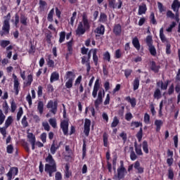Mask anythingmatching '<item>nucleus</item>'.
<instances>
[{
    "instance_id": "f257e3e1",
    "label": "nucleus",
    "mask_w": 180,
    "mask_h": 180,
    "mask_svg": "<svg viewBox=\"0 0 180 180\" xmlns=\"http://www.w3.org/2000/svg\"><path fill=\"white\" fill-rule=\"evenodd\" d=\"M91 25H89V21L88 20V17L86 14L82 15V21L79 22L77 28L76 30V34L77 36H82L85 34L86 30H89Z\"/></svg>"
},
{
    "instance_id": "f03ea898",
    "label": "nucleus",
    "mask_w": 180,
    "mask_h": 180,
    "mask_svg": "<svg viewBox=\"0 0 180 180\" xmlns=\"http://www.w3.org/2000/svg\"><path fill=\"white\" fill-rule=\"evenodd\" d=\"M117 175L113 177V179H116L117 178L118 180L123 179L124 178V174H126V168H124V165L123 163V161H120V167L117 168Z\"/></svg>"
},
{
    "instance_id": "7ed1b4c3",
    "label": "nucleus",
    "mask_w": 180,
    "mask_h": 180,
    "mask_svg": "<svg viewBox=\"0 0 180 180\" xmlns=\"http://www.w3.org/2000/svg\"><path fill=\"white\" fill-rule=\"evenodd\" d=\"M66 79L68 80L65 82V87L68 88V89H70L74 83V79H75V74L71 71L66 72Z\"/></svg>"
},
{
    "instance_id": "20e7f679",
    "label": "nucleus",
    "mask_w": 180,
    "mask_h": 180,
    "mask_svg": "<svg viewBox=\"0 0 180 180\" xmlns=\"http://www.w3.org/2000/svg\"><path fill=\"white\" fill-rule=\"evenodd\" d=\"M58 106V103L57 102V101H55L54 102H53L52 100L49 101L46 105L47 109H51V112L53 115H56V113H57Z\"/></svg>"
},
{
    "instance_id": "39448f33",
    "label": "nucleus",
    "mask_w": 180,
    "mask_h": 180,
    "mask_svg": "<svg viewBox=\"0 0 180 180\" xmlns=\"http://www.w3.org/2000/svg\"><path fill=\"white\" fill-rule=\"evenodd\" d=\"M45 172L49 174V176H53V174L57 172V165H45Z\"/></svg>"
},
{
    "instance_id": "423d86ee",
    "label": "nucleus",
    "mask_w": 180,
    "mask_h": 180,
    "mask_svg": "<svg viewBox=\"0 0 180 180\" xmlns=\"http://www.w3.org/2000/svg\"><path fill=\"white\" fill-rule=\"evenodd\" d=\"M13 89L15 91V95H19V89L20 88V83L19 82V79L16 75L13 74Z\"/></svg>"
},
{
    "instance_id": "0eeeda50",
    "label": "nucleus",
    "mask_w": 180,
    "mask_h": 180,
    "mask_svg": "<svg viewBox=\"0 0 180 180\" xmlns=\"http://www.w3.org/2000/svg\"><path fill=\"white\" fill-rule=\"evenodd\" d=\"M105 96V90H100L98 91V98L97 99L94 101V105H95V107L96 108H99V105H101L103 102V96Z\"/></svg>"
},
{
    "instance_id": "6e6552de",
    "label": "nucleus",
    "mask_w": 180,
    "mask_h": 180,
    "mask_svg": "<svg viewBox=\"0 0 180 180\" xmlns=\"http://www.w3.org/2000/svg\"><path fill=\"white\" fill-rule=\"evenodd\" d=\"M84 127V133L85 136L88 137V136H89V131H91V121L89 119L85 120Z\"/></svg>"
},
{
    "instance_id": "1a4fd4ad",
    "label": "nucleus",
    "mask_w": 180,
    "mask_h": 180,
    "mask_svg": "<svg viewBox=\"0 0 180 180\" xmlns=\"http://www.w3.org/2000/svg\"><path fill=\"white\" fill-rule=\"evenodd\" d=\"M180 1L179 0H174L172 4V9L174 12H176V16H178V13H179Z\"/></svg>"
},
{
    "instance_id": "9d476101",
    "label": "nucleus",
    "mask_w": 180,
    "mask_h": 180,
    "mask_svg": "<svg viewBox=\"0 0 180 180\" xmlns=\"http://www.w3.org/2000/svg\"><path fill=\"white\" fill-rule=\"evenodd\" d=\"M18 172H19L18 167H11L7 174L8 180H12V176L18 175Z\"/></svg>"
},
{
    "instance_id": "9b49d317",
    "label": "nucleus",
    "mask_w": 180,
    "mask_h": 180,
    "mask_svg": "<svg viewBox=\"0 0 180 180\" xmlns=\"http://www.w3.org/2000/svg\"><path fill=\"white\" fill-rule=\"evenodd\" d=\"M60 127L65 135L68 134V121L63 120L60 123Z\"/></svg>"
},
{
    "instance_id": "f8f14e48",
    "label": "nucleus",
    "mask_w": 180,
    "mask_h": 180,
    "mask_svg": "<svg viewBox=\"0 0 180 180\" xmlns=\"http://www.w3.org/2000/svg\"><path fill=\"white\" fill-rule=\"evenodd\" d=\"M94 32L96 34V37L99 36H102V34H105V26L100 25L95 30Z\"/></svg>"
},
{
    "instance_id": "ddd939ff",
    "label": "nucleus",
    "mask_w": 180,
    "mask_h": 180,
    "mask_svg": "<svg viewBox=\"0 0 180 180\" xmlns=\"http://www.w3.org/2000/svg\"><path fill=\"white\" fill-rule=\"evenodd\" d=\"M99 79H96L94 84L93 92H92V96L94 98H96V96L98 95V91H99Z\"/></svg>"
},
{
    "instance_id": "4468645a",
    "label": "nucleus",
    "mask_w": 180,
    "mask_h": 180,
    "mask_svg": "<svg viewBox=\"0 0 180 180\" xmlns=\"http://www.w3.org/2000/svg\"><path fill=\"white\" fill-rule=\"evenodd\" d=\"M46 165H57L56 163V160H54V158H53V155L49 153L48 157L45 159Z\"/></svg>"
},
{
    "instance_id": "2eb2a0df",
    "label": "nucleus",
    "mask_w": 180,
    "mask_h": 180,
    "mask_svg": "<svg viewBox=\"0 0 180 180\" xmlns=\"http://www.w3.org/2000/svg\"><path fill=\"white\" fill-rule=\"evenodd\" d=\"M113 33L115 36H120L122 34V25L117 24L114 26Z\"/></svg>"
},
{
    "instance_id": "dca6fc26",
    "label": "nucleus",
    "mask_w": 180,
    "mask_h": 180,
    "mask_svg": "<svg viewBox=\"0 0 180 180\" xmlns=\"http://www.w3.org/2000/svg\"><path fill=\"white\" fill-rule=\"evenodd\" d=\"M58 148H60V145L57 144L56 141H53L50 148L51 154H53V155L56 154Z\"/></svg>"
},
{
    "instance_id": "f3484780",
    "label": "nucleus",
    "mask_w": 180,
    "mask_h": 180,
    "mask_svg": "<svg viewBox=\"0 0 180 180\" xmlns=\"http://www.w3.org/2000/svg\"><path fill=\"white\" fill-rule=\"evenodd\" d=\"M147 12V5L142 4L139 6L138 15H144Z\"/></svg>"
},
{
    "instance_id": "a211bd4d",
    "label": "nucleus",
    "mask_w": 180,
    "mask_h": 180,
    "mask_svg": "<svg viewBox=\"0 0 180 180\" xmlns=\"http://www.w3.org/2000/svg\"><path fill=\"white\" fill-rule=\"evenodd\" d=\"M134 168L137 169L139 174H143L144 172V169L140 166V162L136 161L134 165Z\"/></svg>"
},
{
    "instance_id": "6ab92c4d",
    "label": "nucleus",
    "mask_w": 180,
    "mask_h": 180,
    "mask_svg": "<svg viewBox=\"0 0 180 180\" xmlns=\"http://www.w3.org/2000/svg\"><path fill=\"white\" fill-rule=\"evenodd\" d=\"M98 22L101 23H106L108 22V15L105 13H101Z\"/></svg>"
},
{
    "instance_id": "aec40b11",
    "label": "nucleus",
    "mask_w": 180,
    "mask_h": 180,
    "mask_svg": "<svg viewBox=\"0 0 180 180\" xmlns=\"http://www.w3.org/2000/svg\"><path fill=\"white\" fill-rule=\"evenodd\" d=\"M164 124V122L161 120H155V125L156 126V131L161 130V127Z\"/></svg>"
},
{
    "instance_id": "412c9836",
    "label": "nucleus",
    "mask_w": 180,
    "mask_h": 180,
    "mask_svg": "<svg viewBox=\"0 0 180 180\" xmlns=\"http://www.w3.org/2000/svg\"><path fill=\"white\" fill-rule=\"evenodd\" d=\"M160 38L162 43H168V40L165 35L164 34V28H161L160 30Z\"/></svg>"
},
{
    "instance_id": "4be33fe9",
    "label": "nucleus",
    "mask_w": 180,
    "mask_h": 180,
    "mask_svg": "<svg viewBox=\"0 0 180 180\" xmlns=\"http://www.w3.org/2000/svg\"><path fill=\"white\" fill-rule=\"evenodd\" d=\"M58 78H60V75L56 72H53L51 75L50 82H54V81H58Z\"/></svg>"
},
{
    "instance_id": "5701e85b",
    "label": "nucleus",
    "mask_w": 180,
    "mask_h": 180,
    "mask_svg": "<svg viewBox=\"0 0 180 180\" xmlns=\"http://www.w3.org/2000/svg\"><path fill=\"white\" fill-rule=\"evenodd\" d=\"M130 150V158L131 161H136L137 160V155H136V153L134 152V148L133 147L129 148Z\"/></svg>"
},
{
    "instance_id": "b1692460",
    "label": "nucleus",
    "mask_w": 180,
    "mask_h": 180,
    "mask_svg": "<svg viewBox=\"0 0 180 180\" xmlns=\"http://www.w3.org/2000/svg\"><path fill=\"white\" fill-rule=\"evenodd\" d=\"M132 44L136 50H140V41H139V39L137 37H135L132 40Z\"/></svg>"
},
{
    "instance_id": "393cba45",
    "label": "nucleus",
    "mask_w": 180,
    "mask_h": 180,
    "mask_svg": "<svg viewBox=\"0 0 180 180\" xmlns=\"http://www.w3.org/2000/svg\"><path fill=\"white\" fill-rule=\"evenodd\" d=\"M20 22L24 26H27V17H26V15L24 14H21L20 17Z\"/></svg>"
},
{
    "instance_id": "a878e982",
    "label": "nucleus",
    "mask_w": 180,
    "mask_h": 180,
    "mask_svg": "<svg viewBox=\"0 0 180 180\" xmlns=\"http://www.w3.org/2000/svg\"><path fill=\"white\" fill-rule=\"evenodd\" d=\"M134 91H137L139 86H140V79L139 77L135 78L133 83Z\"/></svg>"
},
{
    "instance_id": "bb28decb",
    "label": "nucleus",
    "mask_w": 180,
    "mask_h": 180,
    "mask_svg": "<svg viewBox=\"0 0 180 180\" xmlns=\"http://www.w3.org/2000/svg\"><path fill=\"white\" fill-rule=\"evenodd\" d=\"M91 51L93 53V60L95 63V65H98V56L96 55V53H98V49H91Z\"/></svg>"
},
{
    "instance_id": "cd10ccee",
    "label": "nucleus",
    "mask_w": 180,
    "mask_h": 180,
    "mask_svg": "<svg viewBox=\"0 0 180 180\" xmlns=\"http://www.w3.org/2000/svg\"><path fill=\"white\" fill-rule=\"evenodd\" d=\"M148 50L151 56H153V57H155L157 56V50L155 49V46H154V45L148 46Z\"/></svg>"
},
{
    "instance_id": "c85d7f7f",
    "label": "nucleus",
    "mask_w": 180,
    "mask_h": 180,
    "mask_svg": "<svg viewBox=\"0 0 180 180\" xmlns=\"http://www.w3.org/2000/svg\"><path fill=\"white\" fill-rule=\"evenodd\" d=\"M150 69L155 72H158L160 70V65H157L154 61L151 62Z\"/></svg>"
},
{
    "instance_id": "c756f323",
    "label": "nucleus",
    "mask_w": 180,
    "mask_h": 180,
    "mask_svg": "<svg viewBox=\"0 0 180 180\" xmlns=\"http://www.w3.org/2000/svg\"><path fill=\"white\" fill-rule=\"evenodd\" d=\"M44 109V103L43 101H39L37 105V110H39L40 115L43 113V110Z\"/></svg>"
},
{
    "instance_id": "7c9ffc66",
    "label": "nucleus",
    "mask_w": 180,
    "mask_h": 180,
    "mask_svg": "<svg viewBox=\"0 0 180 180\" xmlns=\"http://www.w3.org/2000/svg\"><path fill=\"white\" fill-rule=\"evenodd\" d=\"M27 139H29L30 143H36V136H34L33 133H28Z\"/></svg>"
},
{
    "instance_id": "2f4dec72",
    "label": "nucleus",
    "mask_w": 180,
    "mask_h": 180,
    "mask_svg": "<svg viewBox=\"0 0 180 180\" xmlns=\"http://www.w3.org/2000/svg\"><path fill=\"white\" fill-rule=\"evenodd\" d=\"M49 122L53 129L57 127V120L56 118H50Z\"/></svg>"
},
{
    "instance_id": "473e14b6",
    "label": "nucleus",
    "mask_w": 180,
    "mask_h": 180,
    "mask_svg": "<svg viewBox=\"0 0 180 180\" xmlns=\"http://www.w3.org/2000/svg\"><path fill=\"white\" fill-rule=\"evenodd\" d=\"M153 98L155 99H160L161 98V90H160V89H155L153 94Z\"/></svg>"
},
{
    "instance_id": "72a5a7b5",
    "label": "nucleus",
    "mask_w": 180,
    "mask_h": 180,
    "mask_svg": "<svg viewBox=\"0 0 180 180\" xmlns=\"http://www.w3.org/2000/svg\"><path fill=\"white\" fill-rule=\"evenodd\" d=\"M32 82H33V76L32 75H29L27 76V82L24 84L25 86H29L32 85Z\"/></svg>"
},
{
    "instance_id": "f704fd0d",
    "label": "nucleus",
    "mask_w": 180,
    "mask_h": 180,
    "mask_svg": "<svg viewBox=\"0 0 180 180\" xmlns=\"http://www.w3.org/2000/svg\"><path fill=\"white\" fill-rule=\"evenodd\" d=\"M176 86L175 87V91L176 92H177V94L180 93V77H177V78L176 79Z\"/></svg>"
},
{
    "instance_id": "c9c22d12",
    "label": "nucleus",
    "mask_w": 180,
    "mask_h": 180,
    "mask_svg": "<svg viewBox=\"0 0 180 180\" xmlns=\"http://www.w3.org/2000/svg\"><path fill=\"white\" fill-rule=\"evenodd\" d=\"M12 123H13V118L12 117V116H9L6 120L4 126L6 127H8L11 124H12Z\"/></svg>"
},
{
    "instance_id": "e433bc0d",
    "label": "nucleus",
    "mask_w": 180,
    "mask_h": 180,
    "mask_svg": "<svg viewBox=\"0 0 180 180\" xmlns=\"http://www.w3.org/2000/svg\"><path fill=\"white\" fill-rule=\"evenodd\" d=\"M135 151L138 155H143V151H141V147L137 146V142L134 143Z\"/></svg>"
},
{
    "instance_id": "4c0bfd02",
    "label": "nucleus",
    "mask_w": 180,
    "mask_h": 180,
    "mask_svg": "<svg viewBox=\"0 0 180 180\" xmlns=\"http://www.w3.org/2000/svg\"><path fill=\"white\" fill-rule=\"evenodd\" d=\"M146 42L148 46V47H150V46H153V37L148 35L146 37Z\"/></svg>"
},
{
    "instance_id": "58836bf2",
    "label": "nucleus",
    "mask_w": 180,
    "mask_h": 180,
    "mask_svg": "<svg viewBox=\"0 0 180 180\" xmlns=\"http://www.w3.org/2000/svg\"><path fill=\"white\" fill-rule=\"evenodd\" d=\"M9 44H11V41L8 40H2L0 41V45L4 49H5V47H7V46H9Z\"/></svg>"
},
{
    "instance_id": "ea45409f",
    "label": "nucleus",
    "mask_w": 180,
    "mask_h": 180,
    "mask_svg": "<svg viewBox=\"0 0 180 180\" xmlns=\"http://www.w3.org/2000/svg\"><path fill=\"white\" fill-rule=\"evenodd\" d=\"M53 15H54V8H52L48 14L47 20L49 22H53Z\"/></svg>"
},
{
    "instance_id": "a19ab883",
    "label": "nucleus",
    "mask_w": 180,
    "mask_h": 180,
    "mask_svg": "<svg viewBox=\"0 0 180 180\" xmlns=\"http://www.w3.org/2000/svg\"><path fill=\"white\" fill-rule=\"evenodd\" d=\"M120 137L122 139L123 143H126V141H127V134L126 132L122 131V133H120Z\"/></svg>"
},
{
    "instance_id": "79ce46f5",
    "label": "nucleus",
    "mask_w": 180,
    "mask_h": 180,
    "mask_svg": "<svg viewBox=\"0 0 180 180\" xmlns=\"http://www.w3.org/2000/svg\"><path fill=\"white\" fill-rule=\"evenodd\" d=\"M143 150L146 154H148V143L146 141L143 142Z\"/></svg>"
},
{
    "instance_id": "37998d69",
    "label": "nucleus",
    "mask_w": 180,
    "mask_h": 180,
    "mask_svg": "<svg viewBox=\"0 0 180 180\" xmlns=\"http://www.w3.org/2000/svg\"><path fill=\"white\" fill-rule=\"evenodd\" d=\"M6 129H8V127L6 126L0 127V133L2 134L4 139L6 137Z\"/></svg>"
},
{
    "instance_id": "c03bdc74",
    "label": "nucleus",
    "mask_w": 180,
    "mask_h": 180,
    "mask_svg": "<svg viewBox=\"0 0 180 180\" xmlns=\"http://www.w3.org/2000/svg\"><path fill=\"white\" fill-rule=\"evenodd\" d=\"M150 23L152 25H157V20H155V16L154 15V13H151L150 15Z\"/></svg>"
},
{
    "instance_id": "a18cd8bd",
    "label": "nucleus",
    "mask_w": 180,
    "mask_h": 180,
    "mask_svg": "<svg viewBox=\"0 0 180 180\" xmlns=\"http://www.w3.org/2000/svg\"><path fill=\"white\" fill-rule=\"evenodd\" d=\"M22 115H23V108L22 107L19 108L18 112L17 113V120H20V118L22 117Z\"/></svg>"
},
{
    "instance_id": "49530a36",
    "label": "nucleus",
    "mask_w": 180,
    "mask_h": 180,
    "mask_svg": "<svg viewBox=\"0 0 180 180\" xmlns=\"http://www.w3.org/2000/svg\"><path fill=\"white\" fill-rule=\"evenodd\" d=\"M6 116L4 114V112L0 109V125L5 122Z\"/></svg>"
},
{
    "instance_id": "de8ad7c7",
    "label": "nucleus",
    "mask_w": 180,
    "mask_h": 180,
    "mask_svg": "<svg viewBox=\"0 0 180 180\" xmlns=\"http://www.w3.org/2000/svg\"><path fill=\"white\" fill-rule=\"evenodd\" d=\"M109 136L106 134V132H104L103 135V143H104V147H108V139Z\"/></svg>"
},
{
    "instance_id": "09e8293b",
    "label": "nucleus",
    "mask_w": 180,
    "mask_h": 180,
    "mask_svg": "<svg viewBox=\"0 0 180 180\" xmlns=\"http://www.w3.org/2000/svg\"><path fill=\"white\" fill-rule=\"evenodd\" d=\"M21 123L23 127H27V126H29V123L27 122V117H26L25 115L22 117Z\"/></svg>"
},
{
    "instance_id": "8fccbe9b",
    "label": "nucleus",
    "mask_w": 180,
    "mask_h": 180,
    "mask_svg": "<svg viewBox=\"0 0 180 180\" xmlns=\"http://www.w3.org/2000/svg\"><path fill=\"white\" fill-rule=\"evenodd\" d=\"M65 40V32L60 33L59 43H63Z\"/></svg>"
},
{
    "instance_id": "3c124183",
    "label": "nucleus",
    "mask_w": 180,
    "mask_h": 180,
    "mask_svg": "<svg viewBox=\"0 0 180 180\" xmlns=\"http://www.w3.org/2000/svg\"><path fill=\"white\" fill-rule=\"evenodd\" d=\"M117 124H119V119H117V117H115L111 124V127H116Z\"/></svg>"
},
{
    "instance_id": "603ef678",
    "label": "nucleus",
    "mask_w": 180,
    "mask_h": 180,
    "mask_svg": "<svg viewBox=\"0 0 180 180\" xmlns=\"http://www.w3.org/2000/svg\"><path fill=\"white\" fill-rule=\"evenodd\" d=\"M136 137L139 140V141H141V139H143V129H140L139 132L136 134Z\"/></svg>"
},
{
    "instance_id": "864d4df0",
    "label": "nucleus",
    "mask_w": 180,
    "mask_h": 180,
    "mask_svg": "<svg viewBox=\"0 0 180 180\" xmlns=\"http://www.w3.org/2000/svg\"><path fill=\"white\" fill-rule=\"evenodd\" d=\"M3 109L4 110L5 114L8 113V110H9V105H8V103L6 101H4V103L3 104Z\"/></svg>"
},
{
    "instance_id": "5fc2aeb1",
    "label": "nucleus",
    "mask_w": 180,
    "mask_h": 180,
    "mask_svg": "<svg viewBox=\"0 0 180 180\" xmlns=\"http://www.w3.org/2000/svg\"><path fill=\"white\" fill-rule=\"evenodd\" d=\"M11 112L13 113L15 110H16V103H15V101H12L11 103Z\"/></svg>"
},
{
    "instance_id": "6e6d98bb",
    "label": "nucleus",
    "mask_w": 180,
    "mask_h": 180,
    "mask_svg": "<svg viewBox=\"0 0 180 180\" xmlns=\"http://www.w3.org/2000/svg\"><path fill=\"white\" fill-rule=\"evenodd\" d=\"M176 26V23L175 22H172V25H169V27L166 30L167 32H172V29Z\"/></svg>"
},
{
    "instance_id": "4d7b16f0",
    "label": "nucleus",
    "mask_w": 180,
    "mask_h": 180,
    "mask_svg": "<svg viewBox=\"0 0 180 180\" xmlns=\"http://www.w3.org/2000/svg\"><path fill=\"white\" fill-rule=\"evenodd\" d=\"M37 95L39 98L43 96V87L41 86H38Z\"/></svg>"
},
{
    "instance_id": "13d9d810",
    "label": "nucleus",
    "mask_w": 180,
    "mask_h": 180,
    "mask_svg": "<svg viewBox=\"0 0 180 180\" xmlns=\"http://www.w3.org/2000/svg\"><path fill=\"white\" fill-rule=\"evenodd\" d=\"M125 119L127 120V122H130L131 119H133V115L131 112H127L125 115Z\"/></svg>"
},
{
    "instance_id": "bf43d9fd",
    "label": "nucleus",
    "mask_w": 180,
    "mask_h": 180,
    "mask_svg": "<svg viewBox=\"0 0 180 180\" xmlns=\"http://www.w3.org/2000/svg\"><path fill=\"white\" fill-rule=\"evenodd\" d=\"M129 102L131 103L132 108L136 106V98H131L130 96H128Z\"/></svg>"
},
{
    "instance_id": "052dcab7",
    "label": "nucleus",
    "mask_w": 180,
    "mask_h": 180,
    "mask_svg": "<svg viewBox=\"0 0 180 180\" xmlns=\"http://www.w3.org/2000/svg\"><path fill=\"white\" fill-rule=\"evenodd\" d=\"M8 154H12L13 153V146L8 145L6 148Z\"/></svg>"
},
{
    "instance_id": "680f3d73",
    "label": "nucleus",
    "mask_w": 180,
    "mask_h": 180,
    "mask_svg": "<svg viewBox=\"0 0 180 180\" xmlns=\"http://www.w3.org/2000/svg\"><path fill=\"white\" fill-rule=\"evenodd\" d=\"M133 71L130 69H127L124 70V75H125V77L126 78H129V77H130V75H131V72Z\"/></svg>"
},
{
    "instance_id": "e2e57ef3",
    "label": "nucleus",
    "mask_w": 180,
    "mask_h": 180,
    "mask_svg": "<svg viewBox=\"0 0 180 180\" xmlns=\"http://www.w3.org/2000/svg\"><path fill=\"white\" fill-rule=\"evenodd\" d=\"M167 16L171 19H174V18H175V14H174V13H172L171 11H167Z\"/></svg>"
},
{
    "instance_id": "0e129e2a",
    "label": "nucleus",
    "mask_w": 180,
    "mask_h": 180,
    "mask_svg": "<svg viewBox=\"0 0 180 180\" xmlns=\"http://www.w3.org/2000/svg\"><path fill=\"white\" fill-rule=\"evenodd\" d=\"M171 53V44L167 43L166 45V54H169Z\"/></svg>"
},
{
    "instance_id": "69168bd1",
    "label": "nucleus",
    "mask_w": 180,
    "mask_h": 180,
    "mask_svg": "<svg viewBox=\"0 0 180 180\" xmlns=\"http://www.w3.org/2000/svg\"><path fill=\"white\" fill-rule=\"evenodd\" d=\"M46 139H47V134L42 133L41 134V141L44 142V143H46Z\"/></svg>"
},
{
    "instance_id": "338daca9",
    "label": "nucleus",
    "mask_w": 180,
    "mask_h": 180,
    "mask_svg": "<svg viewBox=\"0 0 180 180\" xmlns=\"http://www.w3.org/2000/svg\"><path fill=\"white\" fill-rule=\"evenodd\" d=\"M158 9H159L160 12L162 13V12H164V11H165L164 9V6L162 5V4L161 2L158 3Z\"/></svg>"
},
{
    "instance_id": "774afa93",
    "label": "nucleus",
    "mask_w": 180,
    "mask_h": 180,
    "mask_svg": "<svg viewBox=\"0 0 180 180\" xmlns=\"http://www.w3.org/2000/svg\"><path fill=\"white\" fill-rule=\"evenodd\" d=\"M104 60H106L107 61H110V53H109V52H106L104 54Z\"/></svg>"
}]
</instances>
